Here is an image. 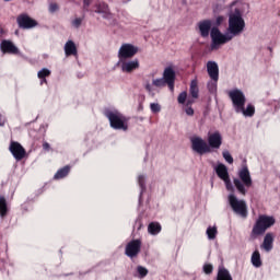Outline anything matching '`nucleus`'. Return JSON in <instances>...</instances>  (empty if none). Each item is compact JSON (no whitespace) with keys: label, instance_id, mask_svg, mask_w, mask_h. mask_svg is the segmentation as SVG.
Segmentation results:
<instances>
[{"label":"nucleus","instance_id":"nucleus-37","mask_svg":"<svg viewBox=\"0 0 280 280\" xmlns=\"http://www.w3.org/2000/svg\"><path fill=\"white\" fill-rule=\"evenodd\" d=\"M72 25L73 27H80V25H82V18H75L73 21H72Z\"/></svg>","mask_w":280,"mask_h":280},{"label":"nucleus","instance_id":"nucleus-17","mask_svg":"<svg viewBox=\"0 0 280 280\" xmlns=\"http://www.w3.org/2000/svg\"><path fill=\"white\" fill-rule=\"evenodd\" d=\"M0 47L3 54H19V48L10 40H2Z\"/></svg>","mask_w":280,"mask_h":280},{"label":"nucleus","instance_id":"nucleus-26","mask_svg":"<svg viewBox=\"0 0 280 280\" xmlns=\"http://www.w3.org/2000/svg\"><path fill=\"white\" fill-rule=\"evenodd\" d=\"M51 75V71L47 68H43L42 70L38 71L37 73V78H39V80H42L40 84H43V82H47V77Z\"/></svg>","mask_w":280,"mask_h":280},{"label":"nucleus","instance_id":"nucleus-31","mask_svg":"<svg viewBox=\"0 0 280 280\" xmlns=\"http://www.w3.org/2000/svg\"><path fill=\"white\" fill-rule=\"evenodd\" d=\"M223 159L229 163L230 165H233V155H231V152L229 151H223L222 153Z\"/></svg>","mask_w":280,"mask_h":280},{"label":"nucleus","instance_id":"nucleus-1","mask_svg":"<svg viewBox=\"0 0 280 280\" xmlns=\"http://www.w3.org/2000/svg\"><path fill=\"white\" fill-rule=\"evenodd\" d=\"M246 27V22L244 18H242V11L240 9H235L234 12L229 14V34H222L220 28L212 27L211 30V49H217L220 45H226L230 40H233V36H240L244 28Z\"/></svg>","mask_w":280,"mask_h":280},{"label":"nucleus","instance_id":"nucleus-14","mask_svg":"<svg viewBox=\"0 0 280 280\" xmlns=\"http://www.w3.org/2000/svg\"><path fill=\"white\" fill-rule=\"evenodd\" d=\"M211 25H212L211 20H203L198 23L200 36L202 38H208L209 33L211 36V30H213V28H211Z\"/></svg>","mask_w":280,"mask_h":280},{"label":"nucleus","instance_id":"nucleus-48","mask_svg":"<svg viewBox=\"0 0 280 280\" xmlns=\"http://www.w3.org/2000/svg\"><path fill=\"white\" fill-rule=\"evenodd\" d=\"M138 182L141 183V176L138 177Z\"/></svg>","mask_w":280,"mask_h":280},{"label":"nucleus","instance_id":"nucleus-34","mask_svg":"<svg viewBox=\"0 0 280 280\" xmlns=\"http://www.w3.org/2000/svg\"><path fill=\"white\" fill-rule=\"evenodd\" d=\"M203 272L206 275H211L213 272V265L211 264L203 265Z\"/></svg>","mask_w":280,"mask_h":280},{"label":"nucleus","instance_id":"nucleus-19","mask_svg":"<svg viewBox=\"0 0 280 280\" xmlns=\"http://www.w3.org/2000/svg\"><path fill=\"white\" fill-rule=\"evenodd\" d=\"M65 54L66 56H78V48L75 47V43H73V40H68L65 44Z\"/></svg>","mask_w":280,"mask_h":280},{"label":"nucleus","instance_id":"nucleus-27","mask_svg":"<svg viewBox=\"0 0 280 280\" xmlns=\"http://www.w3.org/2000/svg\"><path fill=\"white\" fill-rule=\"evenodd\" d=\"M8 214V202L5 201V197H0V215L1 218H5Z\"/></svg>","mask_w":280,"mask_h":280},{"label":"nucleus","instance_id":"nucleus-13","mask_svg":"<svg viewBox=\"0 0 280 280\" xmlns=\"http://www.w3.org/2000/svg\"><path fill=\"white\" fill-rule=\"evenodd\" d=\"M139 248H141V242L139 240L132 241L126 246L125 254L132 259L139 255Z\"/></svg>","mask_w":280,"mask_h":280},{"label":"nucleus","instance_id":"nucleus-28","mask_svg":"<svg viewBox=\"0 0 280 280\" xmlns=\"http://www.w3.org/2000/svg\"><path fill=\"white\" fill-rule=\"evenodd\" d=\"M97 10V14H108V4L104 3V2H100L96 5Z\"/></svg>","mask_w":280,"mask_h":280},{"label":"nucleus","instance_id":"nucleus-11","mask_svg":"<svg viewBox=\"0 0 280 280\" xmlns=\"http://www.w3.org/2000/svg\"><path fill=\"white\" fill-rule=\"evenodd\" d=\"M9 150L16 161H22V159H25V149L23 145H21V143L11 141Z\"/></svg>","mask_w":280,"mask_h":280},{"label":"nucleus","instance_id":"nucleus-3","mask_svg":"<svg viewBox=\"0 0 280 280\" xmlns=\"http://www.w3.org/2000/svg\"><path fill=\"white\" fill-rule=\"evenodd\" d=\"M275 217H268L266 214H261L258 217L256 223L253 226L250 237L256 240L259 235H264L270 226H275Z\"/></svg>","mask_w":280,"mask_h":280},{"label":"nucleus","instance_id":"nucleus-40","mask_svg":"<svg viewBox=\"0 0 280 280\" xmlns=\"http://www.w3.org/2000/svg\"><path fill=\"white\" fill-rule=\"evenodd\" d=\"M222 23H224V16L219 15V16L217 18V25H222Z\"/></svg>","mask_w":280,"mask_h":280},{"label":"nucleus","instance_id":"nucleus-29","mask_svg":"<svg viewBox=\"0 0 280 280\" xmlns=\"http://www.w3.org/2000/svg\"><path fill=\"white\" fill-rule=\"evenodd\" d=\"M207 235H208V238H210V240H215V237L218 236V228H215V226H213V228H211V226H209L208 229H207Z\"/></svg>","mask_w":280,"mask_h":280},{"label":"nucleus","instance_id":"nucleus-33","mask_svg":"<svg viewBox=\"0 0 280 280\" xmlns=\"http://www.w3.org/2000/svg\"><path fill=\"white\" fill-rule=\"evenodd\" d=\"M178 104H185L187 102V92H182L177 97Z\"/></svg>","mask_w":280,"mask_h":280},{"label":"nucleus","instance_id":"nucleus-49","mask_svg":"<svg viewBox=\"0 0 280 280\" xmlns=\"http://www.w3.org/2000/svg\"><path fill=\"white\" fill-rule=\"evenodd\" d=\"M147 89H150V85H147Z\"/></svg>","mask_w":280,"mask_h":280},{"label":"nucleus","instance_id":"nucleus-8","mask_svg":"<svg viewBox=\"0 0 280 280\" xmlns=\"http://www.w3.org/2000/svg\"><path fill=\"white\" fill-rule=\"evenodd\" d=\"M137 54H139V47L125 43L119 47L117 58L118 60H128L135 58Z\"/></svg>","mask_w":280,"mask_h":280},{"label":"nucleus","instance_id":"nucleus-9","mask_svg":"<svg viewBox=\"0 0 280 280\" xmlns=\"http://www.w3.org/2000/svg\"><path fill=\"white\" fill-rule=\"evenodd\" d=\"M228 95L232 101L235 113L242 110L243 106H246V95L241 90H232Z\"/></svg>","mask_w":280,"mask_h":280},{"label":"nucleus","instance_id":"nucleus-42","mask_svg":"<svg viewBox=\"0 0 280 280\" xmlns=\"http://www.w3.org/2000/svg\"><path fill=\"white\" fill-rule=\"evenodd\" d=\"M186 115H189L190 117L194 116V108L191 107L186 108Z\"/></svg>","mask_w":280,"mask_h":280},{"label":"nucleus","instance_id":"nucleus-46","mask_svg":"<svg viewBox=\"0 0 280 280\" xmlns=\"http://www.w3.org/2000/svg\"><path fill=\"white\" fill-rule=\"evenodd\" d=\"M145 190V186L143 185V182L141 183V191L143 194V191Z\"/></svg>","mask_w":280,"mask_h":280},{"label":"nucleus","instance_id":"nucleus-2","mask_svg":"<svg viewBox=\"0 0 280 280\" xmlns=\"http://www.w3.org/2000/svg\"><path fill=\"white\" fill-rule=\"evenodd\" d=\"M191 149L197 154H209L211 152V148L213 150H220L222 147V133L220 131H215L213 133L208 135V144L207 141L202 140L200 137H194L190 139Z\"/></svg>","mask_w":280,"mask_h":280},{"label":"nucleus","instance_id":"nucleus-43","mask_svg":"<svg viewBox=\"0 0 280 280\" xmlns=\"http://www.w3.org/2000/svg\"><path fill=\"white\" fill-rule=\"evenodd\" d=\"M0 126H5V118L0 115Z\"/></svg>","mask_w":280,"mask_h":280},{"label":"nucleus","instance_id":"nucleus-18","mask_svg":"<svg viewBox=\"0 0 280 280\" xmlns=\"http://www.w3.org/2000/svg\"><path fill=\"white\" fill-rule=\"evenodd\" d=\"M272 244H275V234L272 233H267L265 235L264 242L261 247L267 252L270 253L272 250Z\"/></svg>","mask_w":280,"mask_h":280},{"label":"nucleus","instance_id":"nucleus-6","mask_svg":"<svg viewBox=\"0 0 280 280\" xmlns=\"http://www.w3.org/2000/svg\"><path fill=\"white\" fill-rule=\"evenodd\" d=\"M231 209L241 218H248V206L246 201L237 199L234 194H230L228 197Z\"/></svg>","mask_w":280,"mask_h":280},{"label":"nucleus","instance_id":"nucleus-32","mask_svg":"<svg viewBox=\"0 0 280 280\" xmlns=\"http://www.w3.org/2000/svg\"><path fill=\"white\" fill-rule=\"evenodd\" d=\"M223 183L225 184L228 191H232V192L235 191V188L233 187V183H231V177L223 179Z\"/></svg>","mask_w":280,"mask_h":280},{"label":"nucleus","instance_id":"nucleus-4","mask_svg":"<svg viewBox=\"0 0 280 280\" xmlns=\"http://www.w3.org/2000/svg\"><path fill=\"white\" fill-rule=\"evenodd\" d=\"M238 178L240 179L234 178V186L242 196H246V187H253V178L250 177L248 166H243L242 170L238 171Z\"/></svg>","mask_w":280,"mask_h":280},{"label":"nucleus","instance_id":"nucleus-50","mask_svg":"<svg viewBox=\"0 0 280 280\" xmlns=\"http://www.w3.org/2000/svg\"><path fill=\"white\" fill-rule=\"evenodd\" d=\"M4 1H11V0H4Z\"/></svg>","mask_w":280,"mask_h":280},{"label":"nucleus","instance_id":"nucleus-44","mask_svg":"<svg viewBox=\"0 0 280 280\" xmlns=\"http://www.w3.org/2000/svg\"><path fill=\"white\" fill-rule=\"evenodd\" d=\"M43 148H44V150H49V143H47V142H45L44 144H43Z\"/></svg>","mask_w":280,"mask_h":280},{"label":"nucleus","instance_id":"nucleus-7","mask_svg":"<svg viewBox=\"0 0 280 280\" xmlns=\"http://www.w3.org/2000/svg\"><path fill=\"white\" fill-rule=\"evenodd\" d=\"M116 67L120 69L122 73H135L139 67H141V61L139 59H118Z\"/></svg>","mask_w":280,"mask_h":280},{"label":"nucleus","instance_id":"nucleus-41","mask_svg":"<svg viewBox=\"0 0 280 280\" xmlns=\"http://www.w3.org/2000/svg\"><path fill=\"white\" fill-rule=\"evenodd\" d=\"M91 5V0H83V8L85 10H89V7Z\"/></svg>","mask_w":280,"mask_h":280},{"label":"nucleus","instance_id":"nucleus-22","mask_svg":"<svg viewBox=\"0 0 280 280\" xmlns=\"http://www.w3.org/2000/svg\"><path fill=\"white\" fill-rule=\"evenodd\" d=\"M69 172H71V167L69 166L60 168L54 176L55 180H60V178H65L66 176L69 175Z\"/></svg>","mask_w":280,"mask_h":280},{"label":"nucleus","instance_id":"nucleus-47","mask_svg":"<svg viewBox=\"0 0 280 280\" xmlns=\"http://www.w3.org/2000/svg\"><path fill=\"white\" fill-rule=\"evenodd\" d=\"M194 104V101H187V106H191Z\"/></svg>","mask_w":280,"mask_h":280},{"label":"nucleus","instance_id":"nucleus-24","mask_svg":"<svg viewBox=\"0 0 280 280\" xmlns=\"http://www.w3.org/2000/svg\"><path fill=\"white\" fill-rule=\"evenodd\" d=\"M252 264L255 268H261V254L259 250H255L252 255Z\"/></svg>","mask_w":280,"mask_h":280},{"label":"nucleus","instance_id":"nucleus-38","mask_svg":"<svg viewBox=\"0 0 280 280\" xmlns=\"http://www.w3.org/2000/svg\"><path fill=\"white\" fill-rule=\"evenodd\" d=\"M58 10H59L58 4L56 3L49 4V12L54 13V12H58Z\"/></svg>","mask_w":280,"mask_h":280},{"label":"nucleus","instance_id":"nucleus-12","mask_svg":"<svg viewBox=\"0 0 280 280\" xmlns=\"http://www.w3.org/2000/svg\"><path fill=\"white\" fill-rule=\"evenodd\" d=\"M207 72L212 82H218V80H220V68L215 61L207 62Z\"/></svg>","mask_w":280,"mask_h":280},{"label":"nucleus","instance_id":"nucleus-25","mask_svg":"<svg viewBox=\"0 0 280 280\" xmlns=\"http://www.w3.org/2000/svg\"><path fill=\"white\" fill-rule=\"evenodd\" d=\"M198 93H200V90L198 89V81L192 80L190 83V95L194 100H198Z\"/></svg>","mask_w":280,"mask_h":280},{"label":"nucleus","instance_id":"nucleus-45","mask_svg":"<svg viewBox=\"0 0 280 280\" xmlns=\"http://www.w3.org/2000/svg\"><path fill=\"white\" fill-rule=\"evenodd\" d=\"M137 272H138V277H141V266H138Z\"/></svg>","mask_w":280,"mask_h":280},{"label":"nucleus","instance_id":"nucleus-39","mask_svg":"<svg viewBox=\"0 0 280 280\" xmlns=\"http://www.w3.org/2000/svg\"><path fill=\"white\" fill-rule=\"evenodd\" d=\"M143 277H148V269L145 267H141V279H143Z\"/></svg>","mask_w":280,"mask_h":280},{"label":"nucleus","instance_id":"nucleus-16","mask_svg":"<svg viewBox=\"0 0 280 280\" xmlns=\"http://www.w3.org/2000/svg\"><path fill=\"white\" fill-rule=\"evenodd\" d=\"M214 172L221 180H226V178H231V176L229 175V168L223 163H219L214 167Z\"/></svg>","mask_w":280,"mask_h":280},{"label":"nucleus","instance_id":"nucleus-21","mask_svg":"<svg viewBox=\"0 0 280 280\" xmlns=\"http://www.w3.org/2000/svg\"><path fill=\"white\" fill-rule=\"evenodd\" d=\"M217 280H233L231 272L226 268H220L217 275Z\"/></svg>","mask_w":280,"mask_h":280},{"label":"nucleus","instance_id":"nucleus-30","mask_svg":"<svg viewBox=\"0 0 280 280\" xmlns=\"http://www.w3.org/2000/svg\"><path fill=\"white\" fill-rule=\"evenodd\" d=\"M153 86H158V89H163L164 86H167V83L165 82V79L160 78L153 80Z\"/></svg>","mask_w":280,"mask_h":280},{"label":"nucleus","instance_id":"nucleus-35","mask_svg":"<svg viewBox=\"0 0 280 280\" xmlns=\"http://www.w3.org/2000/svg\"><path fill=\"white\" fill-rule=\"evenodd\" d=\"M218 89V82L213 81V82H209L208 83V91L210 93H214V91Z\"/></svg>","mask_w":280,"mask_h":280},{"label":"nucleus","instance_id":"nucleus-10","mask_svg":"<svg viewBox=\"0 0 280 280\" xmlns=\"http://www.w3.org/2000/svg\"><path fill=\"white\" fill-rule=\"evenodd\" d=\"M162 78L166 82L171 93H174V86L176 84V71L172 67H166L163 71Z\"/></svg>","mask_w":280,"mask_h":280},{"label":"nucleus","instance_id":"nucleus-23","mask_svg":"<svg viewBox=\"0 0 280 280\" xmlns=\"http://www.w3.org/2000/svg\"><path fill=\"white\" fill-rule=\"evenodd\" d=\"M236 113H242L244 117H253L255 115V105L248 104L246 108L243 106L242 110Z\"/></svg>","mask_w":280,"mask_h":280},{"label":"nucleus","instance_id":"nucleus-20","mask_svg":"<svg viewBox=\"0 0 280 280\" xmlns=\"http://www.w3.org/2000/svg\"><path fill=\"white\" fill-rule=\"evenodd\" d=\"M161 231H163V226H161V223H159V222H151L148 225V233L150 235H159V233H161Z\"/></svg>","mask_w":280,"mask_h":280},{"label":"nucleus","instance_id":"nucleus-36","mask_svg":"<svg viewBox=\"0 0 280 280\" xmlns=\"http://www.w3.org/2000/svg\"><path fill=\"white\" fill-rule=\"evenodd\" d=\"M150 108L152 113H161V105L159 103H151Z\"/></svg>","mask_w":280,"mask_h":280},{"label":"nucleus","instance_id":"nucleus-5","mask_svg":"<svg viewBox=\"0 0 280 280\" xmlns=\"http://www.w3.org/2000/svg\"><path fill=\"white\" fill-rule=\"evenodd\" d=\"M112 128L115 130H128V118L117 110H108L105 113Z\"/></svg>","mask_w":280,"mask_h":280},{"label":"nucleus","instance_id":"nucleus-15","mask_svg":"<svg viewBox=\"0 0 280 280\" xmlns=\"http://www.w3.org/2000/svg\"><path fill=\"white\" fill-rule=\"evenodd\" d=\"M18 24L20 25V27H23V30L36 27V21L32 20L27 15H21L20 18H18Z\"/></svg>","mask_w":280,"mask_h":280}]
</instances>
